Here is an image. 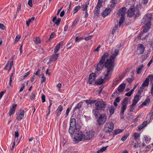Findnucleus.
<instances>
[{"instance_id":"bf43d9fd","label":"nucleus","mask_w":153,"mask_h":153,"mask_svg":"<svg viewBox=\"0 0 153 153\" xmlns=\"http://www.w3.org/2000/svg\"><path fill=\"white\" fill-rule=\"evenodd\" d=\"M35 97V93L34 92H33L30 96V98L31 100H33Z\"/></svg>"},{"instance_id":"c756f323","label":"nucleus","mask_w":153,"mask_h":153,"mask_svg":"<svg viewBox=\"0 0 153 153\" xmlns=\"http://www.w3.org/2000/svg\"><path fill=\"white\" fill-rule=\"evenodd\" d=\"M75 129V127L70 126L69 129V132L71 134H74Z\"/></svg>"},{"instance_id":"5701e85b","label":"nucleus","mask_w":153,"mask_h":153,"mask_svg":"<svg viewBox=\"0 0 153 153\" xmlns=\"http://www.w3.org/2000/svg\"><path fill=\"white\" fill-rule=\"evenodd\" d=\"M132 137L136 141L139 140L140 139V134L137 132L134 133L132 135Z\"/></svg>"},{"instance_id":"bb28decb","label":"nucleus","mask_w":153,"mask_h":153,"mask_svg":"<svg viewBox=\"0 0 153 153\" xmlns=\"http://www.w3.org/2000/svg\"><path fill=\"white\" fill-rule=\"evenodd\" d=\"M150 102V100L149 98L146 99L144 101L141 105V106H146L149 105Z\"/></svg>"},{"instance_id":"49530a36","label":"nucleus","mask_w":153,"mask_h":153,"mask_svg":"<svg viewBox=\"0 0 153 153\" xmlns=\"http://www.w3.org/2000/svg\"><path fill=\"white\" fill-rule=\"evenodd\" d=\"M141 147V144L140 143H138L137 142V143H135L134 145V148H136L138 147Z\"/></svg>"},{"instance_id":"0eeeda50","label":"nucleus","mask_w":153,"mask_h":153,"mask_svg":"<svg viewBox=\"0 0 153 153\" xmlns=\"http://www.w3.org/2000/svg\"><path fill=\"white\" fill-rule=\"evenodd\" d=\"M95 108L101 110L105 107L106 103L102 100H100L95 103Z\"/></svg>"},{"instance_id":"f03ea898","label":"nucleus","mask_w":153,"mask_h":153,"mask_svg":"<svg viewBox=\"0 0 153 153\" xmlns=\"http://www.w3.org/2000/svg\"><path fill=\"white\" fill-rule=\"evenodd\" d=\"M114 60L111 59H107L105 63V66L107 68L103 73L104 79L105 80H109L111 78L113 71V64Z\"/></svg>"},{"instance_id":"de8ad7c7","label":"nucleus","mask_w":153,"mask_h":153,"mask_svg":"<svg viewBox=\"0 0 153 153\" xmlns=\"http://www.w3.org/2000/svg\"><path fill=\"white\" fill-rule=\"evenodd\" d=\"M106 149V147H103L100 150H98L97 152V153H100V152H102Z\"/></svg>"},{"instance_id":"dca6fc26","label":"nucleus","mask_w":153,"mask_h":153,"mask_svg":"<svg viewBox=\"0 0 153 153\" xmlns=\"http://www.w3.org/2000/svg\"><path fill=\"white\" fill-rule=\"evenodd\" d=\"M114 53H112V55L110 56V59L114 60L118 53L119 50L117 49H116L115 48H113L111 50Z\"/></svg>"},{"instance_id":"2f4dec72","label":"nucleus","mask_w":153,"mask_h":153,"mask_svg":"<svg viewBox=\"0 0 153 153\" xmlns=\"http://www.w3.org/2000/svg\"><path fill=\"white\" fill-rule=\"evenodd\" d=\"M143 139L147 143H148L150 142V138L148 137L146 135H145L143 136Z\"/></svg>"},{"instance_id":"a211bd4d","label":"nucleus","mask_w":153,"mask_h":153,"mask_svg":"<svg viewBox=\"0 0 153 153\" xmlns=\"http://www.w3.org/2000/svg\"><path fill=\"white\" fill-rule=\"evenodd\" d=\"M17 106V105L16 104H14L12 105V107L10 108L8 112L10 116L15 113Z\"/></svg>"},{"instance_id":"f3484780","label":"nucleus","mask_w":153,"mask_h":153,"mask_svg":"<svg viewBox=\"0 0 153 153\" xmlns=\"http://www.w3.org/2000/svg\"><path fill=\"white\" fill-rule=\"evenodd\" d=\"M149 79L148 78H146L140 87V92L142 91L143 90V88L147 86L149 84Z\"/></svg>"},{"instance_id":"c85d7f7f","label":"nucleus","mask_w":153,"mask_h":153,"mask_svg":"<svg viewBox=\"0 0 153 153\" xmlns=\"http://www.w3.org/2000/svg\"><path fill=\"white\" fill-rule=\"evenodd\" d=\"M143 67V64H141L139 66L136 70L137 74H139L141 73V70Z\"/></svg>"},{"instance_id":"79ce46f5","label":"nucleus","mask_w":153,"mask_h":153,"mask_svg":"<svg viewBox=\"0 0 153 153\" xmlns=\"http://www.w3.org/2000/svg\"><path fill=\"white\" fill-rule=\"evenodd\" d=\"M127 72V70H126L125 71H124L120 75L119 77V80H120L125 75V74H126Z\"/></svg>"},{"instance_id":"cd10ccee","label":"nucleus","mask_w":153,"mask_h":153,"mask_svg":"<svg viewBox=\"0 0 153 153\" xmlns=\"http://www.w3.org/2000/svg\"><path fill=\"white\" fill-rule=\"evenodd\" d=\"M76 120L75 119H71L70 121V126L76 127Z\"/></svg>"},{"instance_id":"b1692460","label":"nucleus","mask_w":153,"mask_h":153,"mask_svg":"<svg viewBox=\"0 0 153 153\" xmlns=\"http://www.w3.org/2000/svg\"><path fill=\"white\" fill-rule=\"evenodd\" d=\"M126 86V84L125 83H122L118 87V91L120 92H123Z\"/></svg>"},{"instance_id":"72a5a7b5","label":"nucleus","mask_w":153,"mask_h":153,"mask_svg":"<svg viewBox=\"0 0 153 153\" xmlns=\"http://www.w3.org/2000/svg\"><path fill=\"white\" fill-rule=\"evenodd\" d=\"M19 142V140H18L17 139H16H16H15L14 143L13 144L12 146V147L11 149V151H12L13 150L16 144H18Z\"/></svg>"},{"instance_id":"2eb2a0df","label":"nucleus","mask_w":153,"mask_h":153,"mask_svg":"<svg viewBox=\"0 0 153 153\" xmlns=\"http://www.w3.org/2000/svg\"><path fill=\"white\" fill-rule=\"evenodd\" d=\"M96 74L95 73H92L89 75L88 83L89 84H92L95 80Z\"/></svg>"},{"instance_id":"e2e57ef3","label":"nucleus","mask_w":153,"mask_h":153,"mask_svg":"<svg viewBox=\"0 0 153 153\" xmlns=\"http://www.w3.org/2000/svg\"><path fill=\"white\" fill-rule=\"evenodd\" d=\"M42 102H44L45 101V97L44 95H42Z\"/></svg>"},{"instance_id":"864d4df0","label":"nucleus","mask_w":153,"mask_h":153,"mask_svg":"<svg viewBox=\"0 0 153 153\" xmlns=\"http://www.w3.org/2000/svg\"><path fill=\"white\" fill-rule=\"evenodd\" d=\"M21 36L19 35H18L16 36L14 42L15 44L16 43L18 42Z\"/></svg>"},{"instance_id":"7ed1b4c3","label":"nucleus","mask_w":153,"mask_h":153,"mask_svg":"<svg viewBox=\"0 0 153 153\" xmlns=\"http://www.w3.org/2000/svg\"><path fill=\"white\" fill-rule=\"evenodd\" d=\"M128 16L131 17L135 15V18L138 17L140 14L139 8H134V6H131L127 12Z\"/></svg>"},{"instance_id":"774afa93","label":"nucleus","mask_w":153,"mask_h":153,"mask_svg":"<svg viewBox=\"0 0 153 153\" xmlns=\"http://www.w3.org/2000/svg\"><path fill=\"white\" fill-rule=\"evenodd\" d=\"M144 127L143 126H142V125L141 124V125H140L138 126V129L137 130L140 131L142 129H143Z\"/></svg>"},{"instance_id":"393cba45","label":"nucleus","mask_w":153,"mask_h":153,"mask_svg":"<svg viewBox=\"0 0 153 153\" xmlns=\"http://www.w3.org/2000/svg\"><path fill=\"white\" fill-rule=\"evenodd\" d=\"M62 42H59V43L57 44V45L55 47L54 49V52L55 53H57L58 51L60 49L61 45H62Z\"/></svg>"},{"instance_id":"6ab92c4d","label":"nucleus","mask_w":153,"mask_h":153,"mask_svg":"<svg viewBox=\"0 0 153 153\" xmlns=\"http://www.w3.org/2000/svg\"><path fill=\"white\" fill-rule=\"evenodd\" d=\"M111 12V10L110 8H106L103 11L102 13V15L103 17H105L108 14H109Z\"/></svg>"},{"instance_id":"473e14b6","label":"nucleus","mask_w":153,"mask_h":153,"mask_svg":"<svg viewBox=\"0 0 153 153\" xmlns=\"http://www.w3.org/2000/svg\"><path fill=\"white\" fill-rule=\"evenodd\" d=\"M100 109H97L95 108L94 110L93 111V114L96 117L98 116V115L99 113V110Z\"/></svg>"},{"instance_id":"f257e3e1","label":"nucleus","mask_w":153,"mask_h":153,"mask_svg":"<svg viewBox=\"0 0 153 153\" xmlns=\"http://www.w3.org/2000/svg\"><path fill=\"white\" fill-rule=\"evenodd\" d=\"M151 19L152 15L150 14H147L143 17V22L144 29L143 32L141 33L139 36L141 39H145L147 36L145 34L148 32L151 25Z\"/></svg>"},{"instance_id":"37998d69","label":"nucleus","mask_w":153,"mask_h":153,"mask_svg":"<svg viewBox=\"0 0 153 153\" xmlns=\"http://www.w3.org/2000/svg\"><path fill=\"white\" fill-rule=\"evenodd\" d=\"M147 78H148L149 80L150 79L151 82L152 84L153 83V75H149Z\"/></svg>"},{"instance_id":"ea45409f","label":"nucleus","mask_w":153,"mask_h":153,"mask_svg":"<svg viewBox=\"0 0 153 153\" xmlns=\"http://www.w3.org/2000/svg\"><path fill=\"white\" fill-rule=\"evenodd\" d=\"M114 107L111 106L109 109V111L110 115H112L114 113Z\"/></svg>"},{"instance_id":"4d7b16f0","label":"nucleus","mask_w":153,"mask_h":153,"mask_svg":"<svg viewBox=\"0 0 153 153\" xmlns=\"http://www.w3.org/2000/svg\"><path fill=\"white\" fill-rule=\"evenodd\" d=\"M61 19L59 18L56 20L54 22V23L57 25H58L61 21Z\"/></svg>"},{"instance_id":"ddd939ff","label":"nucleus","mask_w":153,"mask_h":153,"mask_svg":"<svg viewBox=\"0 0 153 153\" xmlns=\"http://www.w3.org/2000/svg\"><path fill=\"white\" fill-rule=\"evenodd\" d=\"M126 10V9L125 7H123L119 10L117 14L119 16L125 17Z\"/></svg>"},{"instance_id":"9d476101","label":"nucleus","mask_w":153,"mask_h":153,"mask_svg":"<svg viewBox=\"0 0 153 153\" xmlns=\"http://www.w3.org/2000/svg\"><path fill=\"white\" fill-rule=\"evenodd\" d=\"M141 92L140 90H139L137 94L135 95L134 97L132 104V107H134L137 104L139 101L140 99V95Z\"/></svg>"},{"instance_id":"0e129e2a","label":"nucleus","mask_w":153,"mask_h":153,"mask_svg":"<svg viewBox=\"0 0 153 153\" xmlns=\"http://www.w3.org/2000/svg\"><path fill=\"white\" fill-rule=\"evenodd\" d=\"M28 4L30 7H32L33 5L32 0H28Z\"/></svg>"},{"instance_id":"a18cd8bd","label":"nucleus","mask_w":153,"mask_h":153,"mask_svg":"<svg viewBox=\"0 0 153 153\" xmlns=\"http://www.w3.org/2000/svg\"><path fill=\"white\" fill-rule=\"evenodd\" d=\"M123 131V130L118 129L117 130H115L114 131V133L115 135L119 134L120 133L122 132Z\"/></svg>"},{"instance_id":"13d9d810","label":"nucleus","mask_w":153,"mask_h":153,"mask_svg":"<svg viewBox=\"0 0 153 153\" xmlns=\"http://www.w3.org/2000/svg\"><path fill=\"white\" fill-rule=\"evenodd\" d=\"M119 80L118 79H117L116 80H115L114 81V82L111 85L112 87H113L115 85H116L118 82V81H119Z\"/></svg>"},{"instance_id":"c03bdc74","label":"nucleus","mask_w":153,"mask_h":153,"mask_svg":"<svg viewBox=\"0 0 153 153\" xmlns=\"http://www.w3.org/2000/svg\"><path fill=\"white\" fill-rule=\"evenodd\" d=\"M128 136V134H126L124 135L122 137V138L121 139V140L123 141H125Z\"/></svg>"},{"instance_id":"f8f14e48","label":"nucleus","mask_w":153,"mask_h":153,"mask_svg":"<svg viewBox=\"0 0 153 153\" xmlns=\"http://www.w3.org/2000/svg\"><path fill=\"white\" fill-rule=\"evenodd\" d=\"M95 133L92 131H87L86 136L85 135V140H88L91 139L94 136Z\"/></svg>"},{"instance_id":"412c9836","label":"nucleus","mask_w":153,"mask_h":153,"mask_svg":"<svg viewBox=\"0 0 153 153\" xmlns=\"http://www.w3.org/2000/svg\"><path fill=\"white\" fill-rule=\"evenodd\" d=\"M109 51H108L105 52L102 56L101 59L100 60L103 62H105L106 59L109 56Z\"/></svg>"},{"instance_id":"e433bc0d","label":"nucleus","mask_w":153,"mask_h":153,"mask_svg":"<svg viewBox=\"0 0 153 153\" xmlns=\"http://www.w3.org/2000/svg\"><path fill=\"white\" fill-rule=\"evenodd\" d=\"M80 7H81L80 6L75 7L73 10V14H74L76 13L80 9Z\"/></svg>"},{"instance_id":"aec40b11","label":"nucleus","mask_w":153,"mask_h":153,"mask_svg":"<svg viewBox=\"0 0 153 153\" xmlns=\"http://www.w3.org/2000/svg\"><path fill=\"white\" fill-rule=\"evenodd\" d=\"M59 53H55L53 54L50 58L49 61L50 62H53L56 61L59 56Z\"/></svg>"},{"instance_id":"20e7f679","label":"nucleus","mask_w":153,"mask_h":153,"mask_svg":"<svg viewBox=\"0 0 153 153\" xmlns=\"http://www.w3.org/2000/svg\"><path fill=\"white\" fill-rule=\"evenodd\" d=\"M85 140V135L83 132L79 131L75 133L73 138V141L75 143H78Z\"/></svg>"},{"instance_id":"9b49d317","label":"nucleus","mask_w":153,"mask_h":153,"mask_svg":"<svg viewBox=\"0 0 153 153\" xmlns=\"http://www.w3.org/2000/svg\"><path fill=\"white\" fill-rule=\"evenodd\" d=\"M25 111L22 109L20 110L17 113V119L18 120H22L24 116Z\"/></svg>"},{"instance_id":"052dcab7","label":"nucleus","mask_w":153,"mask_h":153,"mask_svg":"<svg viewBox=\"0 0 153 153\" xmlns=\"http://www.w3.org/2000/svg\"><path fill=\"white\" fill-rule=\"evenodd\" d=\"M100 47H101V46H100V45H99L97 47L96 49L94 50V51L95 52H98L99 51V49H100Z\"/></svg>"},{"instance_id":"7c9ffc66","label":"nucleus","mask_w":153,"mask_h":153,"mask_svg":"<svg viewBox=\"0 0 153 153\" xmlns=\"http://www.w3.org/2000/svg\"><path fill=\"white\" fill-rule=\"evenodd\" d=\"M62 108H63V107L61 105H59L57 109V116H59L61 114V112L62 110Z\"/></svg>"},{"instance_id":"a19ab883","label":"nucleus","mask_w":153,"mask_h":153,"mask_svg":"<svg viewBox=\"0 0 153 153\" xmlns=\"http://www.w3.org/2000/svg\"><path fill=\"white\" fill-rule=\"evenodd\" d=\"M86 102L88 104H91L95 102L96 101L94 100H85Z\"/></svg>"},{"instance_id":"4c0bfd02","label":"nucleus","mask_w":153,"mask_h":153,"mask_svg":"<svg viewBox=\"0 0 153 153\" xmlns=\"http://www.w3.org/2000/svg\"><path fill=\"white\" fill-rule=\"evenodd\" d=\"M81 7L82 10L86 11V10H87V8L88 7V4H85L82 5L81 6Z\"/></svg>"},{"instance_id":"58836bf2","label":"nucleus","mask_w":153,"mask_h":153,"mask_svg":"<svg viewBox=\"0 0 153 153\" xmlns=\"http://www.w3.org/2000/svg\"><path fill=\"white\" fill-rule=\"evenodd\" d=\"M124 19L125 17H121L120 18L119 22L120 26L121 25H123V24L124 22Z\"/></svg>"},{"instance_id":"c9c22d12","label":"nucleus","mask_w":153,"mask_h":153,"mask_svg":"<svg viewBox=\"0 0 153 153\" xmlns=\"http://www.w3.org/2000/svg\"><path fill=\"white\" fill-rule=\"evenodd\" d=\"M33 41L36 44H39L40 43V40L38 37H34L33 39Z\"/></svg>"},{"instance_id":"09e8293b","label":"nucleus","mask_w":153,"mask_h":153,"mask_svg":"<svg viewBox=\"0 0 153 153\" xmlns=\"http://www.w3.org/2000/svg\"><path fill=\"white\" fill-rule=\"evenodd\" d=\"M72 45V43L71 41L68 42L67 44V49H69L70 48Z\"/></svg>"},{"instance_id":"3c124183","label":"nucleus","mask_w":153,"mask_h":153,"mask_svg":"<svg viewBox=\"0 0 153 153\" xmlns=\"http://www.w3.org/2000/svg\"><path fill=\"white\" fill-rule=\"evenodd\" d=\"M42 76V79L41 80V83L42 84L44 81H45L46 78L44 76V75L43 74H41Z\"/></svg>"},{"instance_id":"4be33fe9","label":"nucleus","mask_w":153,"mask_h":153,"mask_svg":"<svg viewBox=\"0 0 153 153\" xmlns=\"http://www.w3.org/2000/svg\"><path fill=\"white\" fill-rule=\"evenodd\" d=\"M104 80H105V79L104 78V79H102L101 78H99L96 80L95 82V84L96 85H100L104 82Z\"/></svg>"},{"instance_id":"5fc2aeb1","label":"nucleus","mask_w":153,"mask_h":153,"mask_svg":"<svg viewBox=\"0 0 153 153\" xmlns=\"http://www.w3.org/2000/svg\"><path fill=\"white\" fill-rule=\"evenodd\" d=\"M14 136L15 137V139H18V138L19 136V132L18 131H15Z\"/></svg>"},{"instance_id":"6e6d98bb","label":"nucleus","mask_w":153,"mask_h":153,"mask_svg":"<svg viewBox=\"0 0 153 153\" xmlns=\"http://www.w3.org/2000/svg\"><path fill=\"white\" fill-rule=\"evenodd\" d=\"M98 0V3L96 7V8L97 9H99L101 6V3L100 2V0Z\"/></svg>"},{"instance_id":"69168bd1","label":"nucleus","mask_w":153,"mask_h":153,"mask_svg":"<svg viewBox=\"0 0 153 153\" xmlns=\"http://www.w3.org/2000/svg\"><path fill=\"white\" fill-rule=\"evenodd\" d=\"M13 83V79L12 78H10V82H9V85L11 87H13L12 85Z\"/></svg>"},{"instance_id":"8fccbe9b","label":"nucleus","mask_w":153,"mask_h":153,"mask_svg":"<svg viewBox=\"0 0 153 153\" xmlns=\"http://www.w3.org/2000/svg\"><path fill=\"white\" fill-rule=\"evenodd\" d=\"M82 103L81 102H79L78 103L77 105H76V106L75 107V109H79L82 106Z\"/></svg>"},{"instance_id":"423d86ee","label":"nucleus","mask_w":153,"mask_h":153,"mask_svg":"<svg viewBox=\"0 0 153 153\" xmlns=\"http://www.w3.org/2000/svg\"><path fill=\"white\" fill-rule=\"evenodd\" d=\"M114 128V125L112 122L106 123L104 125V130L106 132H111Z\"/></svg>"},{"instance_id":"4468645a","label":"nucleus","mask_w":153,"mask_h":153,"mask_svg":"<svg viewBox=\"0 0 153 153\" xmlns=\"http://www.w3.org/2000/svg\"><path fill=\"white\" fill-rule=\"evenodd\" d=\"M104 62L100 60L97 64L96 69L97 71H99L103 69L104 67Z\"/></svg>"},{"instance_id":"6e6552de","label":"nucleus","mask_w":153,"mask_h":153,"mask_svg":"<svg viewBox=\"0 0 153 153\" xmlns=\"http://www.w3.org/2000/svg\"><path fill=\"white\" fill-rule=\"evenodd\" d=\"M107 116L105 114H101L98 117L97 122L99 125H102L105 122Z\"/></svg>"},{"instance_id":"f704fd0d","label":"nucleus","mask_w":153,"mask_h":153,"mask_svg":"<svg viewBox=\"0 0 153 153\" xmlns=\"http://www.w3.org/2000/svg\"><path fill=\"white\" fill-rule=\"evenodd\" d=\"M34 17H33L29 19L28 21L26 22V24L27 27H29L30 23L35 19Z\"/></svg>"},{"instance_id":"39448f33","label":"nucleus","mask_w":153,"mask_h":153,"mask_svg":"<svg viewBox=\"0 0 153 153\" xmlns=\"http://www.w3.org/2000/svg\"><path fill=\"white\" fill-rule=\"evenodd\" d=\"M128 103L127 98H125L123 101L120 112V117L121 119L124 117V113L126 110Z\"/></svg>"},{"instance_id":"680f3d73","label":"nucleus","mask_w":153,"mask_h":153,"mask_svg":"<svg viewBox=\"0 0 153 153\" xmlns=\"http://www.w3.org/2000/svg\"><path fill=\"white\" fill-rule=\"evenodd\" d=\"M54 33L53 32H52L51 34L49 39L51 40L54 37Z\"/></svg>"},{"instance_id":"603ef678","label":"nucleus","mask_w":153,"mask_h":153,"mask_svg":"<svg viewBox=\"0 0 153 153\" xmlns=\"http://www.w3.org/2000/svg\"><path fill=\"white\" fill-rule=\"evenodd\" d=\"M78 22V19H76L74 21V22H73L72 25L71 26L72 28H73L74 26L76 25L77 24Z\"/></svg>"},{"instance_id":"1a4fd4ad","label":"nucleus","mask_w":153,"mask_h":153,"mask_svg":"<svg viewBox=\"0 0 153 153\" xmlns=\"http://www.w3.org/2000/svg\"><path fill=\"white\" fill-rule=\"evenodd\" d=\"M145 48L142 44L138 45L136 50V52L137 54H141L143 53Z\"/></svg>"},{"instance_id":"338daca9","label":"nucleus","mask_w":153,"mask_h":153,"mask_svg":"<svg viewBox=\"0 0 153 153\" xmlns=\"http://www.w3.org/2000/svg\"><path fill=\"white\" fill-rule=\"evenodd\" d=\"M6 91H1L0 93V99L2 98L3 95L5 93Z\"/></svg>"},{"instance_id":"a878e982","label":"nucleus","mask_w":153,"mask_h":153,"mask_svg":"<svg viewBox=\"0 0 153 153\" xmlns=\"http://www.w3.org/2000/svg\"><path fill=\"white\" fill-rule=\"evenodd\" d=\"M119 30L117 28V25L114 27L112 31V34L113 35H117L118 34Z\"/></svg>"}]
</instances>
